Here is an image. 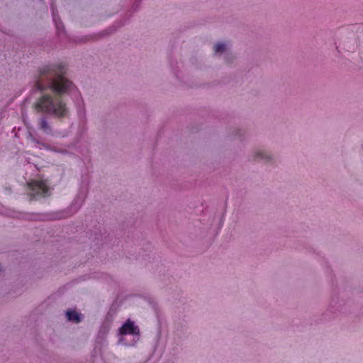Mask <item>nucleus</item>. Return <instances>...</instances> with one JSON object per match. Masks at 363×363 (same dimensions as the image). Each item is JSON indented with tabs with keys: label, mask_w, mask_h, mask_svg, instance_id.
I'll return each instance as SVG.
<instances>
[{
	"label": "nucleus",
	"mask_w": 363,
	"mask_h": 363,
	"mask_svg": "<svg viewBox=\"0 0 363 363\" xmlns=\"http://www.w3.org/2000/svg\"><path fill=\"white\" fill-rule=\"evenodd\" d=\"M62 67H47L40 72V75L36 82V89L43 91L45 89H51L58 94L72 91L74 89V84L63 74Z\"/></svg>",
	"instance_id": "obj_1"
},
{
	"label": "nucleus",
	"mask_w": 363,
	"mask_h": 363,
	"mask_svg": "<svg viewBox=\"0 0 363 363\" xmlns=\"http://www.w3.org/2000/svg\"><path fill=\"white\" fill-rule=\"evenodd\" d=\"M35 108L40 111L52 113L57 116H63L66 111L65 104L59 98L54 100L49 95H43L36 103Z\"/></svg>",
	"instance_id": "obj_2"
},
{
	"label": "nucleus",
	"mask_w": 363,
	"mask_h": 363,
	"mask_svg": "<svg viewBox=\"0 0 363 363\" xmlns=\"http://www.w3.org/2000/svg\"><path fill=\"white\" fill-rule=\"evenodd\" d=\"M49 187L45 181H33L28 184V195L30 199H38L49 194Z\"/></svg>",
	"instance_id": "obj_3"
},
{
	"label": "nucleus",
	"mask_w": 363,
	"mask_h": 363,
	"mask_svg": "<svg viewBox=\"0 0 363 363\" xmlns=\"http://www.w3.org/2000/svg\"><path fill=\"white\" fill-rule=\"evenodd\" d=\"M139 333L138 328L129 319L120 328L121 335H138Z\"/></svg>",
	"instance_id": "obj_4"
},
{
	"label": "nucleus",
	"mask_w": 363,
	"mask_h": 363,
	"mask_svg": "<svg viewBox=\"0 0 363 363\" xmlns=\"http://www.w3.org/2000/svg\"><path fill=\"white\" fill-rule=\"evenodd\" d=\"M65 314L67 320L74 323H78L83 319V315L75 310L67 311Z\"/></svg>",
	"instance_id": "obj_5"
},
{
	"label": "nucleus",
	"mask_w": 363,
	"mask_h": 363,
	"mask_svg": "<svg viewBox=\"0 0 363 363\" xmlns=\"http://www.w3.org/2000/svg\"><path fill=\"white\" fill-rule=\"evenodd\" d=\"M225 49V45L224 44H217L214 47V50L216 52H223Z\"/></svg>",
	"instance_id": "obj_6"
},
{
	"label": "nucleus",
	"mask_w": 363,
	"mask_h": 363,
	"mask_svg": "<svg viewBox=\"0 0 363 363\" xmlns=\"http://www.w3.org/2000/svg\"><path fill=\"white\" fill-rule=\"evenodd\" d=\"M40 128L44 130H48L49 129L48 124L45 118H42L40 122Z\"/></svg>",
	"instance_id": "obj_7"
}]
</instances>
